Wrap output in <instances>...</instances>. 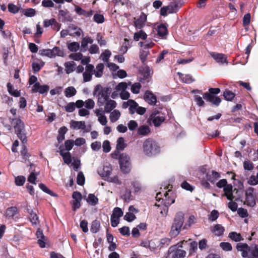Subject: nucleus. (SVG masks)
<instances>
[{
    "label": "nucleus",
    "mask_w": 258,
    "mask_h": 258,
    "mask_svg": "<svg viewBox=\"0 0 258 258\" xmlns=\"http://www.w3.org/2000/svg\"><path fill=\"white\" fill-rule=\"evenodd\" d=\"M111 93V89L109 87H103L100 85L95 86L93 95L96 96L98 103L101 105H103L106 101L108 100Z\"/></svg>",
    "instance_id": "obj_1"
},
{
    "label": "nucleus",
    "mask_w": 258,
    "mask_h": 258,
    "mask_svg": "<svg viewBox=\"0 0 258 258\" xmlns=\"http://www.w3.org/2000/svg\"><path fill=\"white\" fill-rule=\"evenodd\" d=\"M143 151L148 156L155 155L160 152L157 143L151 139H146L143 143Z\"/></svg>",
    "instance_id": "obj_2"
},
{
    "label": "nucleus",
    "mask_w": 258,
    "mask_h": 258,
    "mask_svg": "<svg viewBox=\"0 0 258 258\" xmlns=\"http://www.w3.org/2000/svg\"><path fill=\"white\" fill-rule=\"evenodd\" d=\"M183 213L181 212H178L175 215L170 232L171 236L175 237L179 234L183 226Z\"/></svg>",
    "instance_id": "obj_3"
},
{
    "label": "nucleus",
    "mask_w": 258,
    "mask_h": 258,
    "mask_svg": "<svg viewBox=\"0 0 258 258\" xmlns=\"http://www.w3.org/2000/svg\"><path fill=\"white\" fill-rule=\"evenodd\" d=\"M12 124L14 125L15 133L22 142L24 144L27 142V137L25 133L24 123L20 118H16L12 119Z\"/></svg>",
    "instance_id": "obj_4"
},
{
    "label": "nucleus",
    "mask_w": 258,
    "mask_h": 258,
    "mask_svg": "<svg viewBox=\"0 0 258 258\" xmlns=\"http://www.w3.org/2000/svg\"><path fill=\"white\" fill-rule=\"evenodd\" d=\"M178 3L173 2H171L168 6L161 8L160 10V14L163 17L167 16L168 14L176 13L180 8Z\"/></svg>",
    "instance_id": "obj_5"
},
{
    "label": "nucleus",
    "mask_w": 258,
    "mask_h": 258,
    "mask_svg": "<svg viewBox=\"0 0 258 258\" xmlns=\"http://www.w3.org/2000/svg\"><path fill=\"white\" fill-rule=\"evenodd\" d=\"M165 119L164 114L158 110L153 111L149 118V119L156 127L160 126L164 122Z\"/></svg>",
    "instance_id": "obj_6"
},
{
    "label": "nucleus",
    "mask_w": 258,
    "mask_h": 258,
    "mask_svg": "<svg viewBox=\"0 0 258 258\" xmlns=\"http://www.w3.org/2000/svg\"><path fill=\"white\" fill-rule=\"evenodd\" d=\"M130 157L125 154H122L119 156V162L120 169L124 173H128L130 170Z\"/></svg>",
    "instance_id": "obj_7"
},
{
    "label": "nucleus",
    "mask_w": 258,
    "mask_h": 258,
    "mask_svg": "<svg viewBox=\"0 0 258 258\" xmlns=\"http://www.w3.org/2000/svg\"><path fill=\"white\" fill-rule=\"evenodd\" d=\"M70 127L74 130H82L84 132L88 133L91 130V125L86 126L84 121H76L72 120L70 122Z\"/></svg>",
    "instance_id": "obj_8"
},
{
    "label": "nucleus",
    "mask_w": 258,
    "mask_h": 258,
    "mask_svg": "<svg viewBox=\"0 0 258 258\" xmlns=\"http://www.w3.org/2000/svg\"><path fill=\"white\" fill-rule=\"evenodd\" d=\"M253 191L254 188L252 187H249L245 190V200L244 204L249 207H253L256 204Z\"/></svg>",
    "instance_id": "obj_9"
},
{
    "label": "nucleus",
    "mask_w": 258,
    "mask_h": 258,
    "mask_svg": "<svg viewBox=\"0 0 258 258\" xmlns=\"http://www.w3.org/2000/svg\"><path fill=\"white\" fill-rule=\"evenodd\" d=\"M147 20V16L144 13H141L138 18L134 19V26L136 30L142 29L145 25Z\"/></svg>",
    "instance_id": "obj_10"
},
{
    "label": "nucleus",
    "mask_w": 258,
    "mask_h": 258,
    "mask_svg": "<svg viewBox=\"0 0 258 258\" xmlns=\"http://www.w3.org/2000/svg\"><path fill=\"white\" fill-rule=\"evenodd\" d=\"M203 96L206 101H209L216 106H218L221 101L219 97L215 96L208 92L204 93Z\"/></svg>",
    "instance_id": "obj_11"
},
{
    "label": "nucleus",
    "mask_w": 258,
    "mask_h": 258,
    "mask_svg": "<svg viewBox=\"0 0 258 258\" xmlns=\"http://www.w3.org/2000/svg\"><path fill=\"white\" fill-rule=\"evenodd\" d=\"M236 249L238 251L241 252L242 257H247L248 252H249V246L246 243H238L236 245Z\"/></svg>",
    "instance_id": "obj_12"
},
{
    "label": "nucleus",
    "mask_w": 258,
    "mask_h": 258,
    "mask_svg": "<svg viewBox=\"0 0 258 258\" xmlns=\"http://www.w3.org/2000/svg\"><path fill=\"white\" fill-rule=\"evenodd\" d=\"M141 75L143 77L142 79L147 80L149 81V79L151 78L153 74V71L148 66H145L142 67L140 70Z\"/></svg>",
    "instance_id": "obj_13"
},
{
    "label": "nucleus",
    "mask_w": 258,
    "mask_h": 258,
    "mask_svg": "<svg viewBox=\"0 0 258 258\" xmlns=\"http://www.w3.org/2000/svg\"><path fill=\"white\" fill-rule=\"evenodd\" d=\"M144 98L150 105H154L157 102L156 97L149 91H146Z\"/></svg>",
    "instance_id": "obj_14"
},
{
    "label": "nucleus",
    "mask_w": 258,
    "mask_h": 258,
    "mask_svg": "<svg viewBox=\"0 0 258 258\" xmlns=\"http://www.w3.org/2000/svg\"><path fill=\"white\" fill-rule=\"evenodd\" d=\"M117 103L116 101L113 100H107L105 101L104 104V112L105 113H109L114 110V109L116 107Z\"/></svg>",
    "instance_id": "obj_15"
},
{
    "label": "nucleus",
    "mask_w": 258,
    "mask_h": 258,
    "mask_svg": "<svg viewBox=\"0 0 258 258\" xmlns=\"http://www.w3.org/2000/svg\"><path fill=\"white\" fill-rule=\"evenodd\" d=\"M224 191L223 196H225L227 199L230 201H232L234 199V196L233 195V186L230 184H227L223 188Z\"/></svg>",
    "instance_id": "obj_16"
},
{
    "label": "nucleus",
    "mask_w": 258,
    "mask_h": 258,
    "mask_svg": "<svg viewBox=\"0 0 258 258\" xmlns=\"http://www.w3.org/2000/svg\"><path fill=\"white\" fill-rule=\"evenodd\" d=\"M212 57L218 63H227L228 62L227 61V57L226 55L222 53H218L215 52H213L211 54Z\"/></svg>",
    "instance_id": "obj_17"
},
{
    "label": "nucleus",
    "mask_w": 258,
    "mask_h": 258,
    "mask_svg": "<svg viewBox=\"0 0 258 258\" xmlns=\"http://www.w3.org/2000/svg\"><path fill=\"white\" fill-rule=\"evenodd\" d=\"M70 36L73 37H79L83 34L82 29L74 25H71L70 26Z\"/></svg>",
    "instance_id": "obj_18"
},
{
    "label": "nucleus",
    "mask_w": 258,
    "mask_h": 258,
    "mask_svg": "<svg viewBox=\"0 0 258 258\" xmlns=\"http://www.w3.org/2000/svg\"><path fill=\"white\" fill-rule=\"evenodd\" d=\"M59 153L60 155L62 156L64 162L67 164H70L72 162V157L70 152H64V150L61 149V147H59Z\"/></svg>",
    "instance_id": "obj_19"
},
{
    "label": "nucleus",
    "mask_w": 258,
    "mask_h": 258,
    "mask_svg": "<svg viewBox=\"0 0 258 258\" xmlns=\"http://www.w3.org/2000/svg\"><path fill=\"white\" fill-rule=\"evenodd\" d=\"M36 235H37V237L38 238V243L39 244V246L42 248L45 247V237L44 236L42 230H41L40 229H39L37 231Z\"/></svg>",
    "instance_id": "obj_20"
},
{
    "label": "nucleus",
    "mask_w": 258,
    "mask_h": 258,
    "mask_svg": "<svg viewBox=\"0 0 258 258\" xmlns=\"http://www.w3.org/2000/svg\"><path fill=\"white\" fill-rule=\"evenodd\" d=\"M151 132L150 128L147 125H142L138 128V134L140 136H146Z\"/></svg>",
    "instance_id": "obj_21"
},
{
    "label": "nucleus",
    "mask_w": 258,
    "mask_h": 258,
    "mask_svg": "<svg viewBox=\"0 0 258 258\" xmlns=\"http://www.w3.org/2000/svg\"><path fill=\"white\" fill-rule=\"evenodd\" d=\"M157 33L158 35L162 38H166L168 33L167 27L164 24H160L158 26Z\"/></svg>",
    "instance_id": "obj_22"
},
{
    "label": "nucleus",
    "mask_w": 258,
    "mask_h": 258,
    "mask_svg": "<svg viewBox=\"0 0 258 258\" xmlns=\"http://www.w3.org/2000/svg\"><path fill=\"white\" fill-rule=\"evenodd\" d=\"M134 33V39L136 41H138L140 39L146 40L147 38V34L142 29Z\"/></svg>",
    "instance_id": "obj_23"
},
{
    "label": "nucleus",
    "mask_w": 258,
    "mask_h": 258,
    "mask_svg": "<svg viewBox=\"0 0 258 258\" xmlns=\"http://www.w3.org/2000/svg\"><path fill=\"white\" fill-rule=\"evenodd\" d=\"M109 115V119L111 122H115L118 120L120 117V112L117 109L111 111Z\"/></svg>",
    "instance_id": "obj_24"
},
{
    "label": "nucleus",
    "mask_w": 258,
    "mask_h": 258,
    "mask_svg": "<svg viewBox=\"0 0 258 258\" xmlns=\"http://www.w3.org/2000/svg\"><path fill=\"white\" fill-rule=\"evenodd\" d=\"M224 228L220 224L215 225L212 229V231L216 236H221L223 234Z\"/></svg>",
    "instance_id": "obj_25"
},
{
    "label": "nucleus",
    "mask_w": 258,
    "mask_h": 258,
    "mask_svg": "<svg viewBox=\"0 0 258 258\" xmlns=\"http://www.w3.org/2000/svg\"><path fill=\"white\" fill-rule=\"evenodd\" d=\"M7 86L8 88V91L11 95L15 97H18L20 96L21 94L20 91L15 90L13 86L11 83H8Z\"/></svg>",
    "instance_id": "obj_26"
},
{
    "label": "nucleus",
    "mask_w": 258,
    "mask_h": 258,
    "mask_svg": "<svg viewBox=\"0 0 258 258\" xmlns=\"http://www.w3.org/2000/svg\"><path fill=\"white\" fill-rule=\"evenodd\" d=\"M177 75L179 76V78L182 80V82L187 83L189 84L192 83L194 80L192 78V76L189 75H183L181 73H177Z\"/></svg>",
    "instance_id": "obj_27"
},
{
    "label": "nucleus",
    "mask_w": 258,
    "mask_h": 258,
    "mask_svg": "<svg viewBox=\"0 0 258 258\" xmlns=\"http://www.w3.org/2000/svg\"><path fill=\"white\" fill-rule=\"evenodd\" d=\"M220 177V174L215 171H212L211 174L207 175V179L210 182L214 183L215 181Z\"/></svg>",
    "instance_id": "obj_28"
},
{
    "label": "nucleus",
    "mask_w": 258,
    "mask_h": 258,
    "mask_svg": "<svg viewBox=\"0 0 258 258\" xmlns=\"http://www.w3.org/2000/svg\"><path fill=\"white\" fill-rule=\"evenodd\" d=\"M68 131L66 126L60 127L58 130V136L57 137V141L59 143L62 142L65 138V134Z\"/></svg>",
    "instance_id": "obj_29"
},
{
    "label": "nucleus",
    "mask_w": 258,
    "mask_h": 258,
    "mask_svg": "<svg viewBox=\"0 0 258 258\" xmlns=\"http://www.w3.org/2000/svg\"><path fill=\"white\" fill-rule=\"evenodd\" d=\"M251 258H258V244H253L249 246Z\"/></svg>",
    "instance_id": "obj_30"
},
{
    "label": "nucleus",
    "mask_w": 258,
    "mask_h": 258,
    "mask_svg": "<svg viewBox=\"0 0 258 258\" xmlns=\"http://www.w3.org/2000/svg\"><path fill=\"white\" fill-rule=\"evenodd\" d=\"M126 103L129 104V110L130 113L131 114H134L139 106L138 103L134 100L131 99L128 100L126 102Z\"/></svg>",
    "instance_id": "obj_31"
},
{
    "label": "nucleus",
    "mask_w": 258,
    "mask_h": 258,
    "mask_svg": "<svg viewBox=\"0 0 258 258\" xmlns=\"http://www.w3.org/2000/svg\"><path fill=\"white\" fill-rule=\"evenodd\" d=\"M64 93L66 97L69 98L75 96L77 91L74 87L70 86L66 88Z\"/></svg>",
    "instance_id": "obj_32"
},
{
    "label": "nucleus",
    "mask_w": 258,
    "mask_h": 258,
    "mask_svg": "<svg viewBox=\"0 0 258 258\" xmlns=\"http://www.w3.org/2000/svg\"><path fill=\"white\" fill-rule=\"evenodd\" d=\"M100 228V223L97 220L93 221L91 223L90 231L94 233H96L99 231Z\"/></svg>",
    "instance_id": "obj_33"
},
{
    "label": "nucleus",
    "mask_w": 258,
    "mask_h": 258,
    "mask_svg": "<svg viewBox=\"0 0 258 258\" xmlns=\"http://www.w3.org/2000/svg\"><path fill=\"white\" fill-rule=\"evenodd\" d=\"M104 69V64L102 63H99L94 70V75L97 78L101 77L103 75V71Z\"/></svg>",
    "instance_id": "obj_34"
},
{
    "label": "nucleus",
    "mask_w": 258,
    "mask_h": 258,
    "mask_svg": "<svg viewBox=\"0 0 258 258\" xmlns=\"http://www.w3.org/2000/svg\"><path fill=\"white\" fill-rule=\"evenodd\" d=\"M112 168L110 166H104L102 171H99V174L102 177H107L110 175Z\"/></svg>",
    "instance_id": "obj_35"
},
{
    "label": "nucleus",
    "mask_w": 258,
    "mask_h": 258,
    "mask_svg": "<svg viewBox=\"0 0 258 258\" xmlns=\"http://www.w3.org/2000/svg\"><path fill=\"white\" fill-rule=\"evenodd\" d=\"M126 145L124 142V139L122 137L119 138L116 142V149L117 150H123Z\"/></svg>",
    "instance_id": "obj_36"
},
{
    "label": "nucleus",
    "mask_w": 258,
    "mask_h": 258,
    "mask_svg": "<svg viewBox=\"0 0 258 258\" xmlns=\"http://www.w3.org/2000/svg\"><path fill=\"white\" fill-rule=\"evenodd\" d=\"M140 46L145 49L151 48L155 44L152 40H147L145 42H140L139 43Z\"/></svg>",
    "instance_id": "obj_37"
},
{
    "label": "nucleus",
    "mask_w": 258,
    "mask_h": 258,
    "mask_svg": "<svg viewBox=\"0 0 258 258\" xmlns=\"http://www.w3.org/2000/svg\"><path fill=\"white\" fill-rule=\"evenodd\" d=\"M64 66L66 67V73L69 74L74 71V69L75 66H76V63L74 61H69L65 63Z\"/></svg>",
    "instance_id": "obj_38"
},
{
    "label": "nucleus",
    "mask_w": 258,
    "mask_h": 258,
    "mask_svg": "<svg viewBox=\"0 0 258 258\" xmlns=\"http://www.w3.org/2000/svg\"><path fill=\"white\" fill-rule=\"evenodd\" d=\"M229 237L235 241H240L243 240V238L239 233L235 232H232L229 234Z\"/></svg>",
    "instance_id": "obj_39"
},
{
    "label": "nucleus",
    "mask_w": 258,
    "mask_h": 258,
    "mask_svg": "<svg viewBox=\"0 0 258 258\" xmlns=\"http://www.w3.org/2000/svg\"><path fill=\"white\" fill-rule=\"evenodd\" d=\"M39 54L42 56H47L50 58L54 57L50 49H43L39 50Z\"/></svg>",
    "instance_id": "obj_40"
},
{
    "label": "nucleus",
    "mask_w": 258,
    "mask_h": 258,
    "mask_svg": "<svg viewBox=\"0 0 258 258\" xmlns=\"http://www.w3.org/2000/svg\"><path fill=\"white\" fill-rule=\"evenodd\" d=\"M17 209L16 207H12L7 209L6 213V217H13L17 214Z\"/></svg>",
    "instance_id": "obj_41"
},
{
    "label": "nucleus",
    "mask_w": 258,
    "mask_h": 258,
    "mask_svg": "<svg viewBox=\"0 0 258 258\" xmlns=\"http://www.w3.org/2000/svg\"><path fill=\"white\" fill-rule=\"evenodd\" d=\"M98 198L93 194H89L87 199V202L91 205H95L98 203Z\"/></svg>",
    "instance_id": "obj_42"
},
{
    "label": "nucleus",
    "mask_w": 258,
    "mask_h": 258,
    "mask_svg": "<svg viewBox=\"0 0 258 258\" xmlns=\"http://www.w3.org/2000/svg\"><path fill=\"white\" fill-rule=\"evenodd\" d=\"M29 219L33 225H36L38 220V217L36 214L33 211H31L29 213Z\"/></svg>",
    "instance_id": "obj_43"
},
{
    "label": "nucleus",
    "mask_w": 258,
    "mask_h": 258,
    "mask_svg": "<svg viewBox=\"0 0 258 258\" xmlns=\"http://www.w3.org/2000/svg\"><path fill=\"white\" fill-rule=\"evenodd\" d=\"M223 96L226 100L231 101L235 97V94L228 90H226L224 92Z\"/></svg>",
    "instance_id": "obj_44"
},
{
    "label": "nucleus",
    "mask_w": 258,
    "mask_h": 258,
    "mask_svg": "<svg viewBox=\"0 0 258 258\" xmlns=\"http://www.w3.org/2000/svg\"><path fill=\"white\" fill-rule=\"evenodd\" d=\"M219 216V213L217 210H213L209 215L208 219L211 221H216Z\"/></svg>",
    "instance_id": "obj_45"
},
{
    "label": "nucleus",
    "mask_w": 258,
    "mask_h": 258,
    "mask_svg": "<svg viewBox=\"0 0 258 258\" xmlns=\"http://www.w3.org/2000/svg\"><path fill=\"white\" fill-rule=\"evenodd\" d=\"M68 49L71 51H77L80 47V44L78 42H73L68 44Z\"/></svg>",
    "instance_id": "obj_46"
},
{
    "label": "nucleus",
    "mask_w": 258,
    "mask_h": 258,
    "mask_svg": "<svg viewBox=\"0 0 258 258\" xmlns=\"http://www.w3.org/2000/svg\"><path fill=\"white\" fill-rule=\"evenodd\" d=\"M123 212L120 208L115 207L113 210L111 215L119 218L123 216Z\"/></svg>",
    "instance_id": "obj_47"
},
{
    "label": "nucleus",
    "mask_w": 258,
    "mask_h": 258,
    "mask_svg": "<svg viewBox=\"0 0 258 258\" xmlns=\"http://www.w3.org/2000/svg\"><path fill=\"white\" fill-rule=\"evenodd\" d=\"M85 182V177L82 172L80 171L77 175V183L80 185H83Z\"/></svg>",
    "instance_id": "obj_48"
},
{
    "label": "nucleus",
    "mask_w": 258,
    "mask_h": 258,
    "mask_svg": "<svg viewBox=\"0 0 258 258\" xmlns=\"http://www.w3.org/2000/svg\"><path fill=\"white\" fill-rule=\"evenodd\" d=\"M44 62L43 61L38 62H34L32 63V69L34 72H38L41 68L44 66Z\"/></svg>",
    "instance_id": "obj_49"
},
{
    "label": "nucleus",
    "mask_w": 258,
    "mask_h": 258,
    "mask_svg": "<svg viewBox=\"0 0 258 258\" xmlns=\"http://www.w3.org/2000/svg\"><path fill=\"white\" fill-rule=\"evenodd\" d=\"M51 50L52 54L54 55V57L56 56H62L63 55V51L60 49L59 47L55 46Z\"/></svg>",
    "instance_id": "obj_50"
},
{
    "label": "nucleus",
    "mask_w": 258,
    "mask_h": 258,
    "mask_svg": "<svg viewBox=\"0 0 258 258\" xmlns=\"http://www.w3.org/2000/svg\"><path fill=\"white\" fill-rule=\"evenodd\" d=\"M185 251L182 249H176L173 255L175 258H183L185 256Z\"/></svg>",
    "instance_id": "obj_51"
},
{
    "label": "nucleus",
    "mask_w": 258,
    "mask_h": 258,
    "mask_svg": "<svg viewBox=\"0 0 258 258\" xmlns=\"http://www.w3.org/2000/svg\"><path fill=\"white\" fill-rule=\"evenodd\" d=\"M85 102V106L87 109H92L94 107L95 102L92 99H88L86 100Z\"/></svg>",
    "instance_id": "obj_52"
},
{
    "label": "nucleus",
    "mask_w": 258,
    "mask_h": 258,
    "mask_svg": "<svg viewBox=\"0 0 258 258\" xmlns=\"http://www.w3.org/2000/svg\"><path fill=\"white\" fill-rule=\"evenodd\" d=\"M141 85L139 83H135L131 86V91L134 94H138L140 92Z\"/></svg>",
    "instance_id": "obj_53"
},
{
    "label": "nucleus",
    "mask_w": 258,
    "mask_h": 258,
    "mask_svg": "<svg viewBox=\"0 0 258 258\" xmlns=\"http://www.w3.org/2000/svg\"><path fill=\"white\" fill-rule=\"evenodd\" d=\"M25 182V178L23 176H18L15 179V184L17 186L23 185Z\"/></svg>",
    "instance_id": "obj_54"
},
{
    "label": "nucleus",
    "mask_w": 258,
    "mask_h": 258,
    "mask_svg": "<svg viewBox=\"0 0 258 258\" xmlns=\"http://www.w3.org/2000/svg\"><path fill=\"white\" fill-rule=\"evenodd\" d=\"M127 84L125 82H121L119 83L115 87L116 91L119 92L124 91L127 88Z\"/></svg>",
    "instance_id": "obj_55"
},
{
    "label": "nucleus",
    "mask_w": 258,
    "mask_h": 258,
    "mask_svg": "<svg viewBox=\"0 0 258 258\" xmlns=\"http://www.w3.org/2000/svg\"><path fill=\"white\" fill-rule=\"evenodd\" d=\"M93 20L98 24L102 23L104 21V18L101 14H96L94 15Z\"/></svg>",
    "instance_id": "obj_56"
},
{
    "label": "nucleus",
    "mask_w": 258,
    "mask_h": 258,
    "mask_svg": "<svg viewBox=\"0 0 258 258\" xmlns=\"http://www.w3.org/2000/svg\"><path fill=\"white\" fill-rule=\"evenodd\" d=\"M136 218L135 215L131 212H127L124 216V219L128 222H132Z\"/></svg>",
    "instance_id": "obj_57"
},
{
    "label": "nucleus",
    "mask_w": 258,
    "mask_h": 258,
    "mask_svg": "<svg viewBox=\"0 0 258 258\" xmlns=\"http://www.w3.org/2000/svg\"><path fill=\"white\" fill-rule=\"evenodd\" d=\"M111 55V52L109 50H106L104 52H103L101 55V57L102 59L106 62L108 63V61L109 58Z\"/></svg>",
    "instance_id": "obj_58"
},
{
    "label": "nucleus",
    "mask_w": 258,
    "mask_h": 258,
    "mask_svg": "<svg viewBox=\"0 0 258 258\" xmlns=\"http://www.w3.org/2000/svg\"><path fill=\"white\" fill-rule=\"evenodd\" d=\"M91 148L92 149V150H93V151H99L101 148V142H99V141H95L94 142H93L91 144Z\"/></svg>",
    "instance_id": "obj_59"
},
{
    "label": "nucleus",
    "mask_w": 258,
    "mask_h": 258,
    "mask_svg": "<svg viewBox=\"0 0 258 258\" xmlns=\"http://www.w3.org/2000/svg\"><path fill=\"white\" fill-rule=\"evenodd\" d=\"M102 148L104 152H109L111 150L110 142L108 140L104 141L103 142Z\"/></svg>",
    "instance_id": "obj_60"
},
{
    "label": "nucleus",
    "mask_w": 258,
    "mask_h": 258,
    "mask_svg": "<svg viewBox=\"0 0 258 258\" xmlns=\"http://www.w3.org/2000/svg\"><path fill=\"white\" fill-rule=\"evenodd\" d=\"M194 98L195 102L199 106H203L204 105L205 102L201 96L195 95Z\"/></svg>",
    "instance_id": "obj_61"
},
{
    "label": "nucleus",
    "mask_w": 258,
    "mask_h": 258,
    "mask_svg": "<svg viewBox=\"0 0 258 258\" xmlns=\"http://www.w3.org/2000/svg\"><path fill=\"white\" fill-rule=\"evenodd\" d=\"M170 241L171 239L170 238H163L160 240L159 245L161 247L168 246L170 243Z\"/></svg>",
    "instance_id": "obj_62"
},
{
    "label": "nucleus",
    "mask_w": 258,
    "mask_h": 258,
    "mask_svg": "<svg viewBox=\"0 0 258 258\" xmlns=\"http://www.w3.org/2000/svg\"><path fill=\"white\" fill-rule=\"evenodd\" d=\"M220 246L225 251H230L232 248L231 244L228 242H221L220 244Z\"/></svg>",
    "instance_id": "obj_63"
},
{
    "label": "nucleus",
    "mask_w": 258,
    "mask_h": 258,
    "mask_svg": "<svg viewBox=\"0 0 258 258\" xmlns=\"http://www.w3.org/2000/svg\"><path fill=\"white\" fill-rule=\"evenodd\" d=\"M243 168L246 170H251L253 168V163L248 160L244 161L243 162Z\"/></svg>",
    "instance_id": "obj_64"
}]
</instances>
